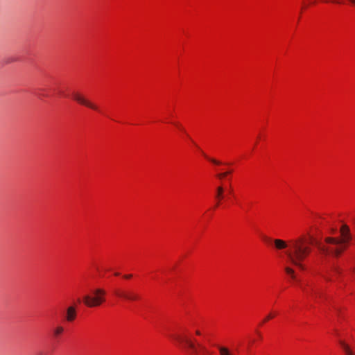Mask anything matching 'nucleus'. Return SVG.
Listing matches in <instances>:
<instances>
[{"label":"nucleus","instance_id":"1","mask_svg":"<svg viewBox=\"0 0 355 355\" xmlns=\"http://www.w3.org/2000/svg\"><path fill=\"white\" fill-rule=\"evenodd\" d=\"M275 248L278 250L288 248L286 254L289 261L300 270L305 269L302 261L310 254L311 249L308 242L302 237L291 240L287 243L282 239L273 240Z\"/></svg>","mask_w":355,"mask_h":355},{"label":"nucleus","instance_id":"2","mask_svg":"<svg viewBox=\"0 0 355 355\" xmlns=\"http://www.w3.org/2000/svg\"><path fill=\"white\" fill-rule=\"evenodd\" d=\"M341 239L327 237L325 239V244L316 241L317 248L321 252L328 254L339 256L346 248L347 243L351 239L349 228L347 225H343L340 229Z\"/></svg>","mask_w":355,"mask_h":355},{"label":"nucleus","instance_id":"3","mask_svg":"<svg viewBox=\"0 0 355 355\" xmlns=\"http://www.w3.org/2000/svg\"><path fill=\"white\" fill-rule=\"evenodd\" d=\"M94 296L86 295L83 297V302L88 307L100 306L105 301V291L102 288H96L92 291Z\"/></svg>","mask_w":355,"mask_h":355},{"label":"nucleus","instance_id":"4","mask_svg":"<svg viewBox=\"0 0 355 355\" xmlns=\"http://www.w3.org/2000/svg\"><path fill=\"white\" fill-rule=\"evenodd\" d=\"M186 345L189 351V355H204L206 348L200 344H196L191 339H186Z\"/></svg>","mask_w":355,"mask_h":355},{"label":"nucleus","instance_id":"5","mask_svg":"<svg viewBox=\"0 0 355 355\" xmlns=\"http://www.w3.org/2000/svg\"><path fill=\"white\" fill-rule=\"evenodd\" d=\"M72 98L75 101L82 105H84L94 110H98L97 105L87 99L83 94L79 92H73L72 94Z\"/></svg>","mask_w":355,"mask_h":355},{"label":"nucleus","instance_id":"6","mask_svg":"<svg viewBox=\"0 0 355 355\" xmlns=\"http://www.w3.org/2000/svg\"><path fill=\"white\" fill-rule=\"evenodd\" d=\"M76 318V310L75 306H71L67 309L66 320L68 322L73 321Z\"/></svg>","mask_w":355,"mask_h":355},{"label":"nucleus","instance_id":"7","mask_svg":"<svg viewBox=\"0 0 355 355\" xmlns=\"http://www.w3.org/2000/svg\"><path fill=\"white\" fill-rule=\"evenodd\" d=\"M117 295L119 297H123L128 300H137L139 299V296L133 292H120Z\"/></svg>","mask_w":355,"mask_h":355},{"label":"nucleus","instance_id":"8","mask_svg":"<svg viewBox=\"0 0 355 355\" xmlns=\"http://www.w3.org/2000/svg\"><path fill=\"white\" fill-rule=\"evenodd\" d=\"M340 344L345 355H355L351 347L344 341H340Z\"/></svg>","mask_w":355,"mask_h":355},{"label":"nucleus","instance_id":"9","mask_svg":"<svg viewBox=\"0 0 355 355\" xmlns=\"http://www.w3.org/2000/svg\"><path fill=\"white\" fill-rule=\"evenodd\" d=\"M223 192H224V189L223 187L219 186L216 188V194L215 196L216 199L218 200L216 206H218L219 205V201L223 198Z\"/></svg>","mask_w":355,"mask_h":355},{"label":"nucleus","instance_id":"10","mask_svg":"<svg viewBox=\"0 0 355 355\" xmlns=\"http://www.w3.org/2000/svg\"><path fill=\"white\" fill-rule=\"evenodd\" d=\"M64 329L61 325L56 326L53 330V335L54 337H58L63 334Z\"/></svg>","mask_w":355,"mask_h":355},{"label":"nucleus","instance_id":"11","mask_svg":"<svg viewBox=\"0 0 355 355\" xmlns=\"http://www.w3.org/2000/svg\"><path fill=\"white\" fill-rule=\"evenodd\" d=\"M217 348L219 351L220 355H233L230 352V349L226 347L218 345V346H217Z\"/></svg>","mask_w":355,"mask_h":355},{"label":"nucleus","instance_id":"12","mask_svg":"<svg viewBox=\"0 0 355 355\" xmlns=\"http://www.w3.org/2000/svg\"><path fill=\"white\" fill-rule=\"evenodd\" d=\"M286 272L289 275L291 276V277L293 279V280H296V276L295 275V271L293 269H292L291 268L288 267V266H286L284 268Z\"/></svg>","mask_w":355,"mask_h":355},{"label":"nucleus","instance_id":"13","mask_svg":"<svg viewBox=\"0 0 355 355\" xmlns=\"http://www.w3.org/2000/svg\"><path fill=\"white\" fill-rule=\"evenodd\" d=\"M173 337L174 339H175L178 342L182 343H184L185 344H186V339H189L187 337L182 336H180V335H175Z\"/></svg>","mask_w":355,"mask_h":355},{"label":"nucleus","instance_id":"14","mask_svg":"<svg viewBox=\"0 0 355 355\" xmlns=\"http://www.w3.org/2000/svg\"><path fill=\"white\" fill-rule=\"evenodd\" d=\"M205 157L206 158H207L210 162H212L213 164H216V165H220V164H221V162H220V161H218V160H216V159H213V158L208 157H207L205 155Z\"/></svg>","mask_w":355,"mask_h":355},{"label":"nucleus","instance_id":"15","mask_svg":"<svg viewBox=\"0 0 355 355\" xmlns=\"http://www.w3.org/2000/svg\"><path fill=\"white\" fill-rule=\"evenodd\" d=\"M231 173V171H227V172H225V173H218L217 175V177L220 179H222L223 178H225V176H227L228 174H230Z\"/></svg>","mask_w":355,"mask_h":355},{"label":"nucleus","instance_id":"16","mask_svg":"<svg viewBox=\"0 0 355 355\" xmlns=\"http://www.w3.org/2000/svg\"><path fill=\"white\" fill-rule=\"evenodd\" d=\"M273 318V315L272 314H269L263 321V322H266L268 320L272 319Z\"/></svg>","mask_w":355,"mask_h":355},{"label":"nucleus","instance_id":"17","mask_svg":"<svg viewBox=\"0 0 355 355\" xmlns=\"http://www.w3.org/2000/svg\"><path fill=\"white\" fill-rule=\"evenodd\" d=\"M177 127H178L182 131H184V128L179 123H174Z\"/></svg>","mask_w":355,"mask_h":355},{"label":"nucleus","instance_id":"18","mask_svg":"<svg viewBox=\"0 0 355 355\" xmlns=\"http://www.w3.org/2000/svg\"><path fill=\"white\" fill-rule=\"evenodd\" d=\"M132 277V275L131 274L124 275V277L126 279H130Z\"/></svg>","mask_w":355,"mask_h":355},{"label":"nucleus","instance_id":"19","mask_svg":"<svg viewBox=\"0 0 355 355\" xmlns=\"http://www.w3.org/2000/svg\"><path fill=\"white\" fill-rule=\"evenodd\" d=\"M196 334L197 335H200V331H198V330H197V331H196Z\"/></svg>","mask_w":355,"mask_h":355},{"label":"nucleus","instance_id":"20","mask_svg":"<svg viewBox=\"0 0 355 355\" xmlns=\"http://www.w3.org/2000/svg\"><path fill=\"white\" fill-rule=\"evenodd\" d=\"M314 295H315V297H317L318 295H319V296H320V293H314Z\"/></svg>","mask_w":355,"mask_h":355},{"label":"nucleus","instance_id":"21","mask_svg":"<svg viewBox=\"0 0 355 355\" xmlns=\"http://www.w3.org/2000/svg\"><path fill=\"white\" fill-rule=\"evenodd\" d=\"M114 275H115L116 276H119V272H116Z\"/></svg>","mask_w":355,"mask_h":355}]
</instances>
